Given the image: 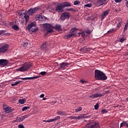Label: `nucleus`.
Returning a JSON list of instances; mask_svg holds the SVG:
<instances>
[{"label": "nucleus", "instance_id": "obj_1", "mask_svg": "<svg viewBox=\"0 0 128 128\" xmlns=\"http://www.w3.org/2000/svg\"><path fill=\"white\" fill-rule=\"evenodd\" d=\"M94 78L97 80H106L108 78L104 72L98 70L94 71Z\"/></svg>", "mask_w": 128, "mask_h": 128}, {"label": "nucleus", "instance_id": "obj_2", "mask_svg": "<svg viewBox=\"0 0 128 128\" xmlns=\"http://www.w3.org/2000/svg\"><path fill=\"white\" fill-rule=\"evenodd\" d=\"M68 6H72V4L68 2H64L62 4H60L56 8V12H62L64 10V8H68Z\"/></svg>", "mask_w": 128, "mask_h": 128}, {"label": "nucleus", "instance_id": "obj_3", "mask_svg": "<svg viewBox=\"0 0 128 128\" xmlns=\"http://www.w3.org/2000/svg\"><path fill=\"white\" fill-rule=\"evenodd\" d=\"M43 26L44 30L47 32L46 34V36H48V34H52L54 30L52 28H54V27L52 25L50 24L45 23L43 24Z\"/></svg>", "mask_w": 128, "mask_h": 128}, {"label": "nucleus", "instance_id": "obj_4", "mask_svg": "<svg viewBox=\"0 0 128 128\" xmlns=\"http://www.w3.org/2000/svg\"><path fill=\"white\" fill-rule=\"evenodd\" d=\"M32 66L30 63L26 62L22 65V66L18 69V72H26Z\"/></svg>", "mask_w": 128, "mask_h": 128}, {"label": "nucleus", "instance_id": "obj_5", "mask_svg": "<svg viewBox=\"0 0 128 128\" xmlns=\"http://www.w3.org/2000/svg\"><path fill=\"white\" fill-rule=\"evenodd\" d=\"M27 28L29 32H36L38 30L36 25L34 22H31L28 24Z\"/></svg>", "mask_w": 128, "mask_h": 128}, {"label": "nucleus", "instance_id": "obj_6", "mask_svg": "<svg viewBox=\"0 0 128 128\" xmlns=\"http://www.w3.org/2000/svg\"><path fill=\"white\" fill-rule=\"evenodd\" d=\"M24 12L23 10H20L18 12V15L21 18H25L26 22H28V20H30V16L26 12Z\"/></svg>", "mask_w": 128, "mask_h": 128}, {"label": "nucleus", "instance_id": "obj_7", "mask_svg": "<svg viewBox=\"0 0 128 128\" xmlns=\"http://www.w3.org/2000/svg\"><path fill=\"white\" fill-rule=\"evenodd\" d=\"M85 128H100V124L96 122H92L86 124Z\"/></svg>", "mask_w": 128, "mask_h": 128}, {"label": "nucleus", "instance_id": "obj_8", "mask_svg": "<svg viewBox=\"0 0 128 128\" xmlns=\"http://www.w3.org/2000/svg\"><path fill=\"white\" fill-rule=\"evenodd\" d=\"M75 36H76V28H73L70 30V34L64 36V38H70Z\"/></svg>", "mask_w": 128, "mask_h": 128}, {"label": "nucleus", "instance_id": "obj_9", "mask_svg": "<svg viewBox=\"0 0 128 128\" xmlns=\"http://www.w3.org/2000/svg\"><path fill=\"white\" fill-rule=\"evenodd\" d=\"M70 13L68 12H64L60 16V20H61L62 22H64V20H66V18H70Z\"/></svg>", "mask_w": 128, "mask_h": 128}, {"label": "nucleus", "instance_id": "obj_10", "mask_svg": "<svg viewBox=\"0 0 128 128\" xmlns=\"http://www.w3.org/2000/svg\"><path fill=\"white\" fill-rule=\"evenodd\" d=\"M8 44H2L0 46V52L1 54H4V52H8Z\"/></svg>", "mask_w": 128, "mask_h": 128}, {"label": "nucleus", "instance_id": "obj_11", "mask_svg": "<svg viewBox=\"0 0 128 128\" xmlns=\"http://www.w3.org/2000/svg\"><path fill=\"white\" fill-rule=\"evenodd\" d=\"M38 10V8L36 7L28 9V14L29 16H32Z\"/></svg>", "mask_w": 128, "mask_h": 128}, {"label": "nucleus", "instance_id": "obj_12", "mask_svg": "<svg viewBox=\"0 0 128 128\" xmlns=\"http://www.w3.org/2000/svg\"><path fill=\"white\" fill-rule=\"evenodd\" d=\"M4 110L6 114H10L14 110V109L8 107V105L4 106Z\"/></svg>", "mask_w": 128, "mask_h": 128}, {"label": "nucleus", "instance_id": "obj_13", "mask_svg": "<svg viewBox=\"0 0 128 128\" xmlns=\"http://www.w3.org/2000/svg\"><path fill=\"white\" fill-rule=\"evenodd\" d=\"M35 18H36V20H40V22H44V20H46V16L42 15H36L35 16Z\"/></svg>", "mask_w": 128, "mask_h": 128}, {"label": "nucleus", "instance_id": "obj_14", "mask_svg": "<svg viewBox=\"0 0 128 128\" xmlns=\"http://www.w3.org/2000/svg\"><path fill=\"white\" fill-rule=\"evenodd\" d=\"M70 66V64L63 62L60 64V67L58 68V70H62V68H66L67 66Z\"/></svg>", "mask_w": 128, "mask_h": 128}, {"label": "nucleus", "instance_id": "obj_15", "mask_svg": "<svg viewBox=\"0 0 128 128\" xmlns=\"http://www.w3.org/2000/svg\"><path fill=\"white\" fill-rule=\"evenodd\" d=\"M8 64V60L4 59L0 60V66H6Z\"/></svg>", "mask_w": 128, "mask_h": 128}, {"label": "nucleus", "instance_id": "obj_16", "mask_svg": "<svg viewBox=\"0 0 128 128\" xmlns=\"http://www.w3.org/2000/svg\"><path fill=\"white\" fill-rule=\"evenodd\" d=\"M40 48L42 50H46L47 48H48V44L47 42H44L42 44Z\"/></svg>", "mask_w": 128, "mask_h": 128}, {"label": "nucleus", "instance_id": "obj_17", "mask_svg": "<svg viewBox=\"0 0 128 128\" xmlns=\"http://www.w3.org/2000/svg\"><path fill=\"white\" fill-rule=\"evenodd\" d=\"M102 96V95L100 93L96 94L89 96V98H100Z\"/></svg>", "mask_w": 128, "mask_h": 128}, {"label": "nucleus", "instance_id": "obj_18", "mask_svg": "<svg viewBox=\"0 0 128 128\" xmlns=\"http://www.w3.org/2000/svg\"><path fill=\"white\" fill-rule=\"evenodd\" d=\"M40 78V76H35L33 77H26L24 78H20L22 80H36V78Z\"/></svg>", "mask_w": 128, "mask_h": 128}, {"label": "nucleus", "instance_id": "obj_19", "mask_svg": "<svg viewBox=\"0 0 128 128\" xmlns=\"http://www.w3.org/2000/svg\"><path fill=\"white\" fill-rule=\"evenodd\" d=\"M84 116H70L68 117L69 118H70L71 120H82V118H84Z\"/></svg>", "mask_w": 128, "mask_h": 128}, {"label": "nucleus", "instance_id": "obj_20", "mask_svg": "<svg viewBox=\"0 0 128 128\" xmlns=\"http://www.w3.org/2000/svg\"><path fill=\"white\" fill-rule=\"evenodd\" d=\"M110 14V10H107L105 12H104L102 14H101V18H102L104 19L106 18V16H108Z\"/></svg>", "mask_w": 128, "mask_h": 128}, {"label": "nucleus", "instance_id": "obj_21", "mask_svg": "<svg viewBox=\"0 0 128 128\" xmlns=\"http://www.w3.org/2000/svg\"><path fill=\"white\" fill-rule=\"evenodd\" d=\"M128 124L126 122L123 121L120 124V128H128Z\"/></svg>", "mask_w": 128, "mask_h": 128}, {"label": "nucleus", "instance_id": "obj_22", "mask_svg": "<svg viewBox=\"0 0 128 128\" xmlns=\"http://www.w3.org/2000/svg\"><path fill=\"white\" fill-rule=\"evenodd\" d=\"M117 22L118 23L117 24L116 28H120L122 24V18L118 19Z\"/></svg>", "mask_w": 128, "mask_h": 128}, {"label": "nucleus", "instance_id": "obj_23", "mask_svg": "<svg viewBox=\"0 0 128 128\" xmlns=\"http://www.w3.org/2000/svg\"><path fill=\"white\" fill-rule=\"evenodd\" d=\"M56 114L58 116H66V112L64 111L57 110Z\"/></svg>", "mask_w": 128, "mask_h": 128}, {"label": "nucleus", "instance_id": "obj_24", "mask_svg": "<svg viewBox=\"0 0 128 128\" xmlns=\"http://www.w3.org/2000/svg\"><path fill=\"white\" fill-rule=\"evenodd\" d=\"M90 49L86 48V46H84L80 49L82 52H90Z\"/></svg>", "mask_w": 128, "mask_h": 128}, {"label": "nucleus", "instance_id": "obj_25", "mask_svg": "<svg viewBox=\"0 0 128 128\" xmlns=\"http://www.w3.org/2000/svg\"><path fill=\"white\" fill-rule=\"evenodd\" d=\"M104 2H106V0H98L97 4L98 6H102V4H104Z\"/></svg>", "mask_w": 128, "mask_h": 128}, {"label": "nucleus", "instance_id": "obj_26", "mask_svg": "<svg viewBox=\"0 0 128 128\" xmlns=\"http://www.w3.org/2000/svg\"><path fill=\"white\" fill-rule=\"evenodd\" d=\"M23 120H24V118L23 116L18 117L16 120V122H22Z\"/></svg>", "mask_w": 128, "mask_h": 128}, {"label": "nucleus", "instance_id": "obj_27", "mask_svg": "<svg viewBox=\"0 0 128 128\" xmlns=\"http://www.w3.org/2000/svg\"><path fill=\"white\" fill-rule=\"evenodd\" d=\"M12 28L14 30H18L20 29V28L18 27V26L16 24H14L12 26Z\"/></svg>", "mask_w": 128, "mask_h": 128}, {"label": "nucleus", "instance_id": "obj_28", "mask_svg": "<svg viewBox=\"0 0 128 128\" xmlns=\"http://www.w3.org/2000/svg\"><path fill=\"white\" fill-rule=\"evenodd\" d=\"M19 104H24V102H26V100L25 99H20L18 100Z\"/></svg>", "mask_w": 128, "mask_h": 128}, {"label": "nucleus", "instance_id": "obj_29", "mask_svg": "<svg viewBox=\"0 0 128 128\" xmlns=\"http://www.w3.org/2000/svg\"><path fill=\"white\" fill-rule=\"evenodd\" d=\"M22 81H16V82H14V83L11 84V86H18V84H20Z\"/></svg>", "mask_w": 128, "mask_h": 128}, {"label": "nucleus", "instance_id": "obj_30", "mask_svg": "<svg viewBox=\"0 0 128 128\" xmlns=\"http://www.w3.org/2000/svg\"><path fill=\"white\" fill-rule=\"evenodd\" d=\"M55 30H60L62 28V26L60 25L56 24L54 27Z\"/></svg>", "mask_w": 128, "mask_h": 128}, {"label": "nucleus", "instance_id": "obj_31", "mask_svg": "<svg viewBox=\"0 0 128 128\" xmlns=\"http://www.w3.org/2000/svg\"><path fill=\"white\" fill-rule=\"evenodd\" d=\"M116 29L114 28H112V29L109 30L108 32V34H112V33L114 32H116Z\"/></svg>", "mask_w": 128, "mask_h": 128}, {"label": "nucleus", "instance_id": "obj_32", "mask_svg": "<svg viewBox=\"0 0 128 128\" xmlns=\"http://www.w3.org/2000/svg\"><path fill=\"white\" fill-rule=\"evenodd\" d=\"M82 110V107H79L75 110L76 112H81V110Z\"/></svg>", "mask_w": 128, "mask_h": 128}, {"label": "nucleus", "instance_id": "obj_33", "mask_svg": "<svg viewBox=\"0 0 128 128\" xmlns=\"http://www.w3.org/2000/svg\"><path fill=\"white\" fill-rule=\"evenodd\" d=\"M60 120V116H56L54 118V122H56V120Z\"/></svg>", "mask_w": 128, "mask_h": 128}, {"label": "nucleus", "instance_id": "obj_34", "mask_svg": "<svg viewBox=\"0 0 128 128\" xmlns=\"http://www.w3.org/2000/svg\"><path fill=\"white\" fill-rule=\"evenodd\" d=\"M28 108H30V106H24L22 108V112H24V110H26Z\"/></svg>", "mask_w": 128, "mask_h": 128}, {"label": "nucleus", "instance_id": "obj_35", "mask_svg": "<svg viewBox=\"0 0 128 128\" xmlns=\"http://www.w3.org/2000/svg\"><path fill=\"white\" fill-rule=\"evenodd\" d=\"M124 40H126V38H124V37H122L120 39V42H122H122Z\"/></svg>", "mask_w": 128, "mask_h": 128}, {"label": "nucleus", "instance_id": "obj_36", "mask_svg": "<svg viewBox=\"0 0 128 128\" xmlns=\"http://www.w3.org/2000/svg\"><path fill=\"white\" fill-rule=\"evenodd\" d=\"M80 2L78 0H76L74 2V6H78V4H80Z\"/></svg>", "mask_w": 128, "mask_h": 128}, {"label": "nucleus", "instance_id": "obj_37", "mask_svg": "<svg viewBox=\"0 0 128 128\" xmlns=\"http://www.w3.org/2000/svg\"><path fill=\"white\" fill-rule=\"evenodd\" d=\"M28 44V42H24L23 44V46H24V48H26V46H27Z\"/></svg>", "mask_w": 128, "mask_h": 128}, {"label": "nucleus", "instance_id": "obj_38", "mask_svg": "<svg viewBox=\"0 0 128 128\" xmlns=\"http://www.w3.org/2000/svg\"><path fill=\"white\" fill-rule=\"evenodd\" d=\"M84 6H86V8H92V4H86L84 5Z\"/></svg>", "mask_w": 128, "mask_h": 128}, {"label": "nucleus", "instance_id": "obj_39", "mask_svg": "<svg viewBox=\"0 0 128 128\" xmlns=\"http://www.w3.org/2000/svg\"><path fill=\"white\" fill-rule=\"evenodd\" d=\"M67 10H69L70 12H76V10L74 9V8H68Z\"/></svg>", "mask_w": 128, "mask_h": 128}, {"label": "nucleus", "instance_id": "obj_40", "mask_svg": "<svg viewBox=\"0 0 128 128\" xmlns=\"http://www.w3.org/2000/svg\"><path fill=\"white\" fill-rule=\"evenodd\" d=\"M98 104L96 103L94 106V110H98Z\"/></svg>", "mask_w": 128, "mask_h": 128}, {"label": "nucleus", "instance_id": "obj_41", "mask_svg": "<svg viewBox=\"0 0 128 128\" xmlns=\"http://www.w3.org/2000/svg\"><path fill=\"white\" fill-rule=\"evenodd\" d=\"M128 24H126L124 26V32H126V30H128Z\"/></svg>", "mask_w": 128, "mask_h": 128}, {"label": "nucleus", "instance_id": "obj_42", "mask_svg": "<svg viewBox=\"0 0 128 128\" xmlns=\"http://www.w3.org/2000/svg\"><path fill=\"white\" fill-rule=\"evenodd\" d=\"M48 122H54V118H52L48 120Z\"/></svg>", "mask_w": 128, "mask_h": 128}, {"label": "nucleus", "instance_id": "obj_43", "mask_svg": "<svg viewBox=\"0 0 128 128\" xmlns=\"http://www.w3.org/2000/svg\"><path fill=\"white\" fill-rule=\"evenodd\" d=\"M46 74V72H42L40 73V74H41L42 76H44Z\"/></svg>", "mask_w": 128, "mask_h": 128}, {"label": "nucleus", "instance_id": "obj_44", "mask_svg": "<svg viewBox=\"0 0 128 128\" xmlns=\"http://www.w3.org/2000/svg\"><path fill=\"white\" fill-rule=\"evenodd\" d=\"M102 114H106L107 112V111L106 110H103L101 111Z\"/></svg>", "mask_w": 128, "mask_h": 128}, {"label": "nucleus", "instance_id": "obj_45", "mask_svg": "<svg viewBox=\"0 0 128 128\" xmlns=\"http://www.w3.org/2000/svg\"><path fill=\"white\" fill-rule=\"evenodd\" d=\"M18 128H24V126L22 124H20V125H18Z\"/></svg>", "mask_w": 128, "mask_h": 128}, {"label": "nucleus", "instance_id": "obj_46", "mask_svg": "<svg viewBox=\"0 0 128 128\" xmlns=\"http://www.w3.org/2000/svg\"><path fill=\"white\" fill-rule=\"evenodd\" d=\"M23 116H24V120L25 118H28L30 116L28 114H27V115H25Z\"/></svg>", "mask_w": 128, "mask_h": 128}, {"label": "nucleus", "instance_id": "obj_47", "mask_svg": "<svg viewBox=\"0 0 128 128\" xmlns=\"http://www.w3.org/2000/svg\"><path fill=\"white\" fill-rule=\"evenodd\" d=\"M115 2H120L122 0H114Z\"/></svg>", "mask_w": 128, "mask_h": 128}, {"label": "nucleus", "instance_id": "obj_48", "mask_svg": "<svg viewBox=\"0 0 128 128\" xmlns=\"http://www.w3.org/2000/svg\"><path fill=\"white\" fill-rule=\"evenodd\" d=\"M80 82H82V84H84L85 82H86V80H80Z\"/></svg>", "mask_w": 128, "mask_h": 128}, {"label": "nucleus", "instance_id": "obj_49", "mask_svg": "<svg viewBox=\"0 0 128 128\" xmlns=\"http://www.w3.org/2000/svg\"><path fill=\"white\" fill-rule=\"evenodd\" d=\"M125 1L126 2V6L127 8H128V0H125Z\"/></svg>", "mask_w": 128, "mask_h": 128}, {"label": "nucleus", "instance_id": "obj_50", "mask_svg": "<svg viewBox=\"0 0 128 128\" xmlns=\"http://www.w3.org/2000/svg\"><path fill=\"white\" fill-rule=\"evenodd\" d=\"M79 34H82V36H84V32H82V33H78Z\"/></svg>", "mask_w": 128, "mask_h": 128}, {"label": "nucleus", "instance_id": "obj_51", "mask_svg": "<svg viewBox=\"0 0 128 128\" xmlns=\"http://www.w3.org/2000/svg\"><path fill=\"white\" fill-rule=\"evenodd\" d=\"M56 104V101H54V102H52V104Z\"/></svg>", "mask_w": 128, "mask_h": 128}, {"label": "nucleus", "instance_id": "obj_52", "mask_svg": "<svg viewBox=\"0 0 128 128\" xmlns=\"http://www.w3.org/2000/svg\"><path fill=\"white\" fill-rule=\"evenodd\" d=\"M44 94H42L41 95H40V98H44Z\"/></svg>", "mask_w": 128, "mask_h": 128}, {"label": "nucleus", "instance_id": "obj_53", "mask_svg": "<svg viewBox=\"0 0 128 128\" xmlns=\"http://www.w3.org/2000/svg\"><path fill=\"white\" fill-rule=\"evenodd\" d=\"M4 34V31H2V30H0V36L1 35V34Z\"/></svg>", "mask_w": 128, "mask_h": 128}, {"label": "nucleus", "instance_id": "obj_54", "mask_svg": "<svg viewBox=\"0 0 128 128\" xmlns=\"http://www.w3.org/2000/svg\"><path fill=\"white\" fill-rule=\"evenodd\" d=\"M43 122H48V120H44Z\"/></svg>", "mask_w": 128, "mask_h": 128}, {"label": "nucleus", "instance_id": "obj_55", "mask_svg": "<svg viewBox=\"0 0 128 128\" xmlns=\"http://www.w3.org/2000/svg\"><path fill=\"white\" fill-rule=\"evenodd\" d=\"M42 100H46V98L44 97Z\"/></svg>", "mask_w": 128, "mask_h": 128}, {"label": "nucleus", "instance_id": "obj_56", "mask_svg": "<svg viewBox=\"0 0 128 128\" xmlns=\"http://www.w3.org/2000/svg\"><path fill=\"white\" fill-rule=\"evenodd\" d=\"M90 31H88V32H86V34H90Z\"/></svg>", "mask_w": 128, "mask_h": 128}, {"label": "nucleus", "instance_id": "obj_57", "mask_svg": "<svg viewBox=\"0 0 128 128\" xmlns=\"http://www.w3.org/2000/svg\"><path fill=\"white\" fill-rule=\"evenodd\" d=\"M86 118H88V116H87V117H86Z\"/></svg>", "mask_w": 128, "mask_h": 128}]
</instances>
